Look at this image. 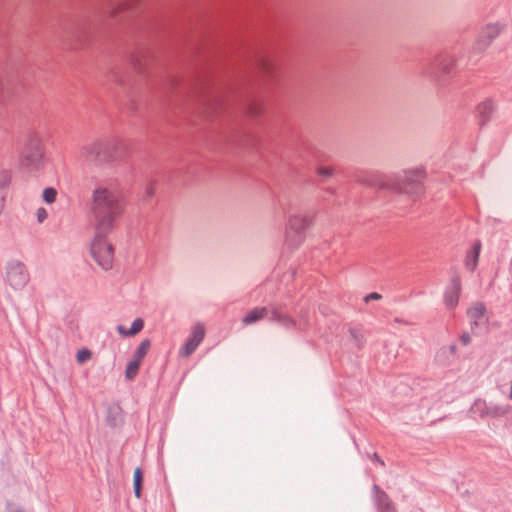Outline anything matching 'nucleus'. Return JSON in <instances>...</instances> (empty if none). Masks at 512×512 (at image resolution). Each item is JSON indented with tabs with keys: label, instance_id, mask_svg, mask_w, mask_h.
<instances>
[{
	"label": "nucleus",
	"instance_id": "nucleus-5",
	"mask_svg": "<svg viewBox=\"0 0 512 512\" xmlns=\"http://www.w3.org/2000/svg\"><path fill=\"white\" fill-rule=\"evenodd\" d=\"M43 163V148L37 137H31L24 148L20 164L30 172L38 171Z\"/></svg>",
	"mask_w": 512,
	"mask_h": 512
},
{
	"label": "nucleus",
	"instance_id": "nucleus-41",
	"mask_svg": "<svg viewBox=\"0 0 512 512\" xmlns=\"http://www.w3.org/2000/svg\"><path fill=\"white\" fill-rule=\"evenodd\" d=\"M478 321L479 320H471V329L473 330L475 327L478 326Z\"/></svg>",
	"mask_w": 512,
	"mask_h": 512
},
{
	"label": "nucleus",
	"instance_id": "nucleus-37",
	"mask_svg": "<svg viewBox=\"0 0 512 512\" xmlns=\"http://www.w3.org/2000/svg\"><path fill=\"white\" fill-rule=\"evenodd\" d=\"M47 211L45 208H39L37 210V220L38 222H43L47 218Z\"/></svg>",
	"mask_w": 512,
	"mask_h": 512
},
{
	"label": "nucleus",
	"instance_id": "nucleus-25",
	"mask_svg": "<svg viewBox=\"0 0 512 512\" xmlns=\"http://www.w3.org/2000/svg\"><path fill=\"white\" fill-rule=\"evenodd\" d=\"M123 78V72L119 66L111 67L107 72V79L116 84H121L123 82Z\"/></svg>",
	"mask_w": 512,
	"mask_h": 512
},
{
	"label": "nucleus",
	"instance_id": "nucleus-23",
	"mask_svg": "<svg viewBox=\"0 0 512 512\" xmlns=\"http://www.w3.org/2000/svg\"><path fill=\"white\" fill-rule=\"evenodd\" d=\"M142 483H143L142 470L140 467H137L134 470V476H133V489H134V494H135L136 498L141 497Z\"/></svg>",
	"mask_w": 512,
	"mask_h": 512
},
{
	"label": "nucleus",
	"instance_id": "nucleus-17",
	"mask_svg": "<svg viewBox=\"0 0 512 512\" xmlns=\"http://www.w3.org/2000/svg\"><path fill=\"white\" fill-rule=\"evenodd\" d=\"M480 251H481V242L476 241L473 244L472 249L466 255L465 267L471 272H473L478 265Z\"/></svg>",
	"mask_w": 512,
	"mask_h": 512
},
{
	"label": "nucleus",
	"instance_id": "nucleus-14",
	"mask_svg": "<svg viewBox=\"0 0 512 512\" xmlns=\"http://www.w3.org/2000/svg\"><path fill=\"white\" fill-rule=\"evenodd\" d=\"M270 322H276L286 329H292L296 326V321L287 314L281 312L277 305H270Z\"/></svg>",
	"mask_w": 512,
	"mask_h": 512
},
{
	"label": "nucleus",
	"instance_id": "nucleus-13",
	"mask_svg": "<svg viewBox=\"0 0 512 512\" xmlns=\"http://www.w3.org/2000/svg\"><path fill=\"white\" fill-rule=\"evenodd\" d=\"M255 65L265 75H273L277 70L275 61L265 52L255 53Z\"/></svg>",
	"mask_w": 512,
	"mask_h": 512
},
{
	"label": "nucleus",
	"instance_id": "nucleus-29",
	"mask_svg": "<svg viewBox=\"0 0 512 512\" xmlns=\"http://www.w3.org/2000/svg\"><path fill=\"white\" fill-rule=\"evenodd\" d=\"M56 196L57 191L52 187L45 188L43 191V200L48 204L54 203Z\"/></svg>",
	"mask_w": 512,
	"mask_h": 512
},
{
	"label": "nucleus",
	"instance_id": "nucleus-38",
	"mask_svg": "<svg viewBox=\"0 0 512 512\" xmlns=\"http://www.w3.org/2000/svg\"><path fill=\"white\" fill-rule=\"evenodd\" d=\"M460 341L463 345H468L470 342H471V337L469 335V333L467 332H464L461 336H460Z\"/></svg>",
	"mask_w": 512,
	"mask_h": 512
},
{
	"label": "nucleus",
	"instance_id": "nucleus-18",
	"mask_svg": "<svg viewBox=\"0 0 512 512\" xmlns=\"http://www.w3.org/2000/svg\"><path fill=\"white\" fill-rule=\"evenodd\" d=\"M270 312V306L269 307H255L251 311H249L245 317L242 319V322L245 325L253 324L264 317L268 315Z\"/></svg>",
	"mask_w": 512,
	"mask_h": 512
},
{
	"label": "nucleus",
	"instance_id": "nucleus-24",
	"mask_svg": "<svg viewBox=\"0 0 512 512\" xmlns=\"http://www.w3.org/2000/svg\"><path fill=\"white\" fill-rule=\"evenodd\" d=\"M150 346L151 342L149 339L143 340L134 351L133 359L142 362L143 358L146 356L148 350L150 349Z\"/></svg>",
	"mask_w": 512,
	"mask_h": 512
},
{
	"label": "nucleus",
	"instance_id": "nucleus-1",
	"mask_svg": "<svg viewBox=\"0 0 512 512\" xmlns=\"http://www.w3.org/2000/svg\"><path fill=\"white\" fill-rule=\"evenodd\" d=\"M126 200L123 194L113 186H98L91 197L89 213L95 231L111 233L118 220L123 216Z\"/></svg>",
	"mask_w": 512,
	"mask_h": 512
},
{
	"label": "nucleus",
	"instance_id": "nucleus-40",
	"mask_svg": "<svg viewBox=\"0 0 512 512\" xmlns=\"http://www.w3.org/2000/svg\"><path fill=\"white\" fill-rule=\"evenodd\" d=\"M394 321H395L396 323H401V324H405V325H409V324H410L408 321L403 320V319L398 318V317H396V318L394 319Z\"/></svg>",
	"mask_w": 512,
	"mask_h": 512
},
{
	"label": "nucleus",
	"instance_id": "nucleus-6",
	"mask_svg": "<svg viewBox=\"0 0 512 512\" xmlns=\"http://www.w3.org/2000/svg\"><path fill=\"white\" fill-rule=\"evenodd\" d=\"M424 171L422 169H414L405 172V175L398 183V191L407 194L416 199L424 192L423 187Z\"/></svg>",
	"mask_w": 512,
	"mask_h": 512
},
{
	"label": "nucleus",
	"instance_id": "nucleus-12",
	"mask_svg": "<svg viewBox=\"0 0 512 512\" xmlns=\"http://www.w3.org/2000/svg\"><path fill=\"white\" fill-rule=\"evenodd\" d=\"M461 290V281L458 275L451 278L450 287H448L444 293V302L446 306L453 309L457 306L459 301V295Z\"/></svg>",
	"mask_w": 512,
	"mask_h": 512
},
{
	"label": "nucleus",
	"instance_id": "nucleus-19",
	"mask_svg": "<svg viewBox=\"0 0 512 512\" xmlns=\"http://www.w3.org/2000/svg\"><path fill=\"white\" fill-rule=\"evenodd\" d=\"M17 93V88L11 81H3L0 78V103L9 101Z\"/></svg>",
	"mask_w": 512,
	"mask_h": 512
},
{
	"label": "nucleus",
	"instance_id": "nucleus-30",
	"mask_svg": "<svg viewBox=\"0 0 512 512\" xmlns=\"http://www.w3.org/2000/svg\"><path fill=\"white\" fill-rule=\"evenodd\" d=\"M11 182V174L8 170L0 171V189L7 188Z\"/></svg>",
	"mask_w": 512,
	"mask_h": 512
},
{
	"label": "nucleus",
	"instance_id": "nucleus-27",
	"mask_svg": "<svg viewBox=\"0 0 512 512\" xmlns=\"http://www.w3.org/2000/svg\"><path fill=\"white\" fill-rule=\"evenodd\" d=\"M349 334L352 337L354 344L358 349H362L365 346V337L357 329L349 328Z\"/></svg>",
	"mask_w": 512,
	"mask_h": 512
},
{
	"label": "nucleus",
	"instance_id": "nucleus-16",
	"mask_svg": "<svg viewBox=\"0 0 512 512\" xmlns=\"http://www.w3.org/2000/svg\"><path fill=\"white\" fill-rule=\"evenodd\" d=\"M503 30V25L499 23L488 24L480 34V41L488 46Z\"/></svg>",
	"mask_w": 512,
	"mask_h": 512
},
{
	"label": "nucleus",
	"instance_id": "nucleus-11",
	"mask_svg": "<svg viewBox=\"0 0 512 512\" xmlns=\"http://www.w3.org/2000/svg\"><path fill=\"white\" fill-rule=\"evenodd\" d=\"M205 336V329L202 324H197L193 327L190 337L186 340L185 344L179 351L180 356L188 357L195 352L197 347L203 341Z\"/></svg>",
	"mask_w": 512,
	"mask_h": 512
},
{
	"label": "nucleus",
	"instance_id": "nucleus-4",
	"mask_svg": "<svg viewBox=\"0 0 512 512\" xmlns=\"http://www.w3.org/2000/svg\"><path fill=\"white\" fill-rule=\"evenodd\" d=\"M312 223L310 215L294 214L288 219L285 232L286 243L293 248L298 247L305 238V232Z\"/></svg>",
	"mask_w": 512,
	"mask_h": 512
},
{
	"label": "nucleus",
	"instance_id": "nucleus-7",
	"mask_svg": "<svg viewBox=\"0 0 512 512\" xmlns=\"http://www.w3.org/2000/svg\"><path fill=\"white\" fill-rule=\"evenodd\" d=\"M26 265L19 260H11L6 265V281L14 290H22L29 282Z\"/></svg>",
	"mask_w": 512,
	"mask_h": 512
},
{
	"label": "nucleus",
	"instance_id": "nucleus-35",
	"mask_svg": "<svg viewBox=\"0 0 512 512\" xmlns=\"http://www.w3.org/2000/svg\"><path fill=\"white\" fill-rule=\"evenodd\" d=\"M382 299V295L379 294L378 292H371L369 294H367L365 297H364V301L366 303H368L369 301L371 300H380Z\"/></svg>",
	"mask_w": 512,
	"mask_h": 512
},
{
	"label": "nucleus",
	"instance_id": "nucleus-28",
	"mask_svg": "<svg viewBox=\"0 0 512 512\" xmlns=\"http://www.w3.org/2000/svg\"><path fill=\"white\" fill-rule=\"evenodd\" d=\"M316 173L321 178V181H325L334 176L335 170L331 166H318Z\"/></svg>",
	"mask_w": 512,
	"mask_h": 512
},
{
	"label": "nucleus",
	"instance_id": "nucleus-42",
	"mask_svg": "<svg viewBox=\"0 0 512 512\" xmlns=\"http://www.w3.org/2000/svg\"><path fill=\"white\" fill-rule=\"evenodd\" d=\"M133 65L136 69H140L138 60H133Z\"/></svg>",
	"mask_w": 512,
	"mask_h": 512
},
{
	"label": "nucleus",
	"instance_id": "nucleus-34",
	"mask_svg": "<svg viewBox=\"0 0 512 512\" xmlns=\"http://www.w3.org/2000/svg\"><path fill=\"white\" fill-rule=\"evenodd\" d=\"M119 420L116 415H111V413L108 414L106 418V422L110 427H116L119 424Z\"/></svg>",
	"mask_w": 512,
	"mask_h": 512
},
{
	"label": "nucleus",
	"instance_id": "nucleus-43",
	"mask_svg": "<svg viewBox=\"0 0 512 512\" xmlns=\"http://www.w3.org/2000/svg\"><path fill=\"white\" fill-rule=\"evenodd\" d=\"M510 399L512 400V380H511V386H510Z\"/></svg>",
	"mask_w": 512,
	"mask_h": 512
},
{
	"label": "nucleus",
	"instance_id": "nucleus-22",
	"mask_svg": "<svg viewBox=\"0 0 512 512\" xmlns=\"http://www.w3.org/2000/svg\"><path fill=\"white\" fill-rule=\"evenodd\" d=\"M357 181L367 186H376L379 182V175L373 172H360Z\"/></svg>",
	"mask_w": 512,
	"mask_h": 512
},
{
	"label": "nucleus",
	"instance_id": "nucleus-10",
	"mask_svg": "<svg viewBox=\"0 0 512 512\" xmlns=\"http://www.w3.org/2000/svg\"><path fill=\"white\" fill-rule=\"evenodd\" d=\"M372 501L378 512H398L390 496L377 484L372 486Z\"/></svg>",
	"mask_w": 512,
	"mask_h": 512
},
{
	"label": "nucleus",
	"instance_id": "nucleus-2",
	"mask_svg": "<svg viewBox=\"0 0 512 512\" xmlns=\"http://www.w3.org/2000/svg\"><path fill=\"white\" fill-rule=\"evenodd\" d=\"M126 147L119 138L97 139L81 147L80 156L88 164L99 166L124 154Z\"/></svg>",
	"mask_w": 512,
	"mask_h": 512
},
{
	"label": "nucleus",
	"instance_id": "nucleus-36",
	"mask_svg": "<svg viewBox=\"0 0 512 512\" xmlns=\"http://www.w3.org/2000/svg\"><path fill=\"white\" fill-rule=\"evenodd\" d=\"M155 194V186H154V183H149V185L146 187V190H145V198L146 199H150L151 197H153Z\"/></svg>",
	"mask_w": 512,
	"mask_h": 512
},
{
	"label": "nucleus",
	"instance_id": "nucleus-9",
	"mask_svg": "<svg viewBox=\"0 0 512 512\" xmlns=\"http://www.w3.org/2000/svg\"><path fill=\"white\" fill-rule=\"evenodd\" d=\"M455 65L453 56L448 53L439 54L434 61L424 69V73L436 77L438 72L449 74Z\"/></svg>",
	"mask_w": 512,
	"mask_h": 512
},
{
	"label": "nucleus",
	"instance_id": "nucleus-31",
	"mask_svg": "<svg viewBox=\"0 0 512 512\" xmlns=\"http://www.w3.org/2000/svg\"><path fill=\"white\" fill-rule=\"evenodd\" d=\"M248 113L251 116H258L262 113V106L256 102H251L248 106Z\"/></svg>",
	"mask_w": 512,
	"mask_h": 512
},
{
	"label": "nucleus",
	"instance_id": "nucleus-32",
	"mask_svg": "<svg viewBox=\"0 0 512 512\" xmlns=\"http://www.w3.org/2000/svg\"><path fill=\"white\" fill-rule=\"evenodd\" d=\"M91 357V352L88 349H81L77 352V360L82 363Z\"/></svg>",
	"mask_w": 512,
	"mask_h": 512
},
{
	"label": "nucleus",
	"instance_id": "nucleus-21",
	"mask_svg": "<svg viewBox=\"0 0 512 512\" xmlns=\"http://www.w3.org/2000/svg\"><path fill=\"white\" fill-rule=\"evenodd\" d=\"M486 313V306L483 302H475L467 310V315L471 320H480L484 318Z\"/></svg>",
	"mask_w": 512,
	"mask_h": 512
},
{
	"label": "nucleus",
	"instance_id": "nucleus-20",
	"mask_svg": "<svg viewBox=\"0 0 512 512\" xmlns=\"http://www.w3.org/2000/svg\"><path fill=\"white\" fill-rule=\"evenodd\" d=\"M144 327V321L141 318H136L129 330H126L122 325L117 327V331L119 334L124 336H134L139 333Z\"/></svg>",
	"mask_w": 512,
	"mask_h": 512
},
{
	"label": "nucleus",
	"instance_id": "nucleus-39",
	"mask_svg": "<svg viewBox=\"0 0 512 512\" xmlns=\"http://www.w3.org/2000/svg\"><path fill=\"white\" fill-rule=\"evenodd\" d=\"M372 459H373V460H376V461H377L378 463H380V465H382V466H384V465H385L384 461L379 457V455H378L376 452H375V453H373V455H372Z\"/></svg>",
	"mask_w": 512,
	"mask_h": 512
},
{
	"label": "nucleus",
	"instance_id": "nucleus-15",
	"mask_svg": "<svg viewBox=\"0 0 512 512\" xmlns=\"http://www.w3.org/2000/svg\"><path fill=\"white\" fill-rule=\"evenodd\" d=\"M495 110V105L491 99H486L477 106V117L479 125L482 127L486 125Z\"/></svg>",
	"mask_w": 512,
	"mask_h": 512
},
{
	"label": "nucleus",
	"instance_id": "nucleus-8",
	"mask_svg": "<svg viewBox=\"0 0 512 512\" xmlns=\"http://www.w3.org/2000/svg\"><path fill=\"white\" fill-rule=\"evenodd\" d=\"M471 410L481 418H500L511 412V406L508 404L487 403L485 400L477 399L472 405Z\"/></svg>",
	"mask_w": 512,
	"mask_h": 512
},
{
	"label": "nucleus",
	"instance_id": "nucleus-26",
	"mask_svg": "<svg viewBox=\"0 0 512 512\" xmlns=\"http://www.w3.org/2000/svg\"><path fill=\"white\" fill-rule=\"evenodd\" d=\"M140 364H141V362L134 360V359H132L130 362H128L126 371H125L126 379L133 380L137 376Z\"/></svg>",
	"mask_w": 512,
	"mask_h": 512
},
{
	"label": "nucleus",
	"instance_id": "nucleus-3",
	"mask_svg": "<svg viewBox=\"0 0 512 512\" xmlns=\"http://www.w3.org/2000/svg\"><path fill=\"white\" fill-rule=\"evenodd\" d=\"M109 234L95 231L90 248L93 259L105 271L112 269L114 262V247L107 239Z\"/></svg>",
	"mask_w": 512,
	"mask_h": 512
},
{
	"label": "nucleus",
	"instance_id": "nucleus-33",
	"mask_svg": "<svg viewBox=\"0 0 512 512\" xmlns=\"http://www.w3.org/2000/svg\"><path fill=\"white\" fill-rule=\"evenodd\" d=\"M449 352L452 356H455L456 352H457V346L456 344H451L447 349L446 348H442L439 353H438V357H440L442 354H445L446 352Z\"/></svg>",
	"mask_w": 512,
	"mask_h": 512
}]
</instances>
